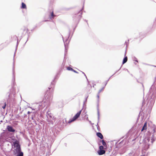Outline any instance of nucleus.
Returning a JSON list of instances; mask_svg holds the SVG:
<instances>
[{
    "mask_svg": "<svg viewBox=\"0 0 156 156\" xmlns=\"http://www.w3.org/2000/svg\"><path fill=\"white\" fill-rule=\"evenodd\" d=\"M6 106V103H5V105H4V106H2V108L3 109L5 108Z\"/></svg>",
    "mask_w": 156,
    "mask_h": 156,
    "instance_id": "nucleus-17",
    "label": "nucleus"
},
{
    "mask_svg": "<svg viewBox=\"0 0 156 156\" xmlns=\"http://www.w3.org/2000/svg\"><path fill=\"white\" fill-rule=\"evenodd\" d=\"M67 69L69 70L72 71L73 70V69L72 68L69 66L67 67Z\"/></svg>",
    "mask_w": 156,
    "mask_h": 156,
    "instance_id": "nucleus-13",
    "label": "nucleus"
},
{
    "mask_svg": "<svg viewBox=\"0 0 156 156\" xmlns=\"http://www.w3.org/2000/svg\"><path fill=\"white\" fill-rule=\"evenodd\" d=\"M23 31L24 32H25V34L26 33H27L28 31H29V30L28 29V28L26 27H25L23 29Z\"/></svg>",
    "mask_w": 156,
    "mask_h": 156,
    "instance_id": "nucleus-10",
    "label": "nucleus"
},
{
    "mask_svg": "<svg viewBox=\"0 0 156 156\" xmlns=\"http://www.w3.org/2000/svg\"><path fill=\"white\" fill-rule=\"evenodd\" d=\"M127 56H126L124 58L123 62H122V64H124L127 61Z\"/></svg>",
    "mask_w": 156,
    "mask_h": 156,
    "instance_id": "nucleus-9",
    "label": "nucleus"
},
{
    "mask_svg": "<svg viewBox=\"0 0 156 156\" xmlns=\"http://www.w3.org/2000/svg\"><path fill=\"white\" fill-rule=\"evenodd\" d=\"M99 95H98V98H99Z\"/></svg>",
    "mask_w": 156,
    "mask_h": 156,
    "instance_id": "nucleus-24",
    "label": "nucleus"
},
{
    "mask_svg": "<svg viewBox=\"0 0 156 156\" xmlns=\"http://www.w3.org/2000/svg\"><path fill=\"white\" fill-rule=\"evenodd\" d=\"M143 156V155H142V156Z\"/></svg>",
    "mask_w": 156,
    "mask_h": 156,
    "instance_id": "nucleus-25",
    "label": "nucleus"
},
{
    "mask_svg": "<svg viewBox=\"0 0 156 156\" xmlns=\"http://www.w3.org/2000/svg\"><path fill=\"white\" fill-rule=\"evenodd\" d=\"M14 145H16V149L17 150V151L19 152H20V146L18 144L15 143L14 144Z\"/></svg>",
    "mask_w": 156,
    "mask_h": 156,
    "instance_id": "nucleus-5",
    "label": "nucleus"
},
{
    "mask_svg": "<svg viewBox=\"0 0 156 156\" xmlns=\"http://www.w3.org/2000/svg\"><path fill=\"white\" fill-rule=\"evenodd\" d=\"M81 13H80V16H81Z\"/></svg>",
    "mask_w": 156,
    "mask_h": 156,
    "instance_id": "nucleus-20",
    "label": "nucleus"
},
{
    "mask_svg": "<svg viewBox=\"0 0 156 156\" xmlns=\"http://www.w3.org/2000/svg\"><path fill=\"white\" fill-rule=\"evenodd\" d=\"M107 81H106L103 83V85H102V88L101 89H100L98 92V93H101L102 91H103L105 88V87L106 85L107 84Z\"/></svg>",
    "mask_w": 156,
    "mask_h": 156,
    "instance_id": "nucleus-3",
    "label": "nucleus"
},
{
    "mask_svg": "<svg viewBox=\"0 0 156 156\" xmlns=\"http://www.w3.org/2000/svg\"><path fill=\"white\" fill-rule=\"evenodd\" d=\"M147 129V122H145L144 123V126L142 128L141 131H143V130H146Z\"/></svg>",
    "mask_w": 156,
    "mask_h": 156,
    "instance_id": "nucleus-7",
    "label": "nucleus"
},
{
    "mask_svg": "<svg viewBox=\"0 0 156 156\" xmlns=\"http://www.w3.org/2000/svg\"><path fill=\"white\" fill-rule=\"evenodd\" d=\"M104 147L103 146H101L99 147V150H104Z\"/></svg>",
    "mask_w": 156,
    "mask_h": 156,
    "instance_id": "nucleus-15",
    "label": "nucleus"
},
{
    "mask_svg": "<svg viewBox=\"0 0 156 156\" xmlns=\"http://www.w3.org/2000/svg\"><path fill=\"white\" fill-rule=\"evenodd\" d=\"M88 87H89V88H90V89H89V90H88V91H90V89H91V86H90V85L89 86V85H88Z\"/></svg>",
    "mask_w": 156,
    "mask_h": 156,
    "instance_id": "nucleus-16",
    "label": "nucleus"
},
{
    "mask_svg": "<svg viewBox=\"0 0 156 156\" xmlns=\"http://www.w3.org/2000/svg\"><path fill=\"white\" fill-rule=\"evenodd\" d=\"M72 71H73L74 72L76 73H77L76 71H75V70H74L73 69V70H72Z\"/></svg>",
    "mask_w": 156,
    "mask_h": 156,
    "instance_id": "nucleus-18",
    "label": "nucleus"
},
{
    "mask_svg": "<svg viewBox=\"0 0 156 156\" xmlns=\"http://www.w3.org/2000/svg\"><path fill=\"white\" fill-rule=\"evenodd\" d=\"M105 151L104 150H99L98 151V153L99 155H101L105 154Z\"/></svg>",
    "mask_w": 156,
    "mask_h": 156,
    "instance_id": "nucleus-4",
    "label": "nucleus"
},
{
    "mask_svg": "<svg viewBox=\"0 0 156 156\" xmlns=\"http://www.w3.org/2000/svg\"><path fill=\"white\" fill-rule=\"evenodd\" d=\"M55 16L54 14L53 11H52L51 13V17H50V18H54V17Z\"/></svg>",
    "mask_w": 156,
    "mask_h": 156,
    "instance_id": "nucleus-11",
    "label": "nucleus"
},
{
    "mask_svg": "<svg viewBox=\"0 0 156 156\" xmlns=\"http://www.w3.org/2000/svg\"><path fill=\"white\" fill-rule=\"evenodd\" d=\"M126 52L125 53V56L126 55Z\"/></svg>",
    "mask_w": 156,
    "mask_h": 156,
    "instance_id": "nucleus-22",
    "label": "nucleus"
},
{
    "mask_svg": "<svg viewBox=\"0 0 156 156\" xmlns=\"http://www.w3.org/2000/svg\"><path fill=\"white\" fill-rule=\"evenodd\" d=\"M82 110H81L79 112H78L71 119H70L68 121V123H70L73 122L75 121L77 118H78Z\"/></svg>",
    "mask_w": 156,
    "mask_h": 156,
    "instance_id": "nucleus-1",
    "label": "nucleus"
},
{
    "mask_svg": "<svg viewBox=\"0 0 156 156\" xmlns=\"http://www.w3.org/2000/svg\"><path fill=\"white\" fill-rule=\"evenodd\" d=\"M7 129L8 131L10 132H14L15 131V129H14L13 127L10 126H7Z\"/></svg>",
    "mask_w": 156,
    "mask_h": 156,
    "instance_id": "nucleus-2",
    "label": "nucleus"
},
{
    "mask_svg": "<svg viewBox=\"0 0 156 156\" xmlns=\"http://www.w3.org/2000/svg\"><path fill=\"white\" fill-rule=\"evenodd\" d=\"M21 8L22 9H27V6L26 5V4L24 3L23 2H22V6Z\"/></svg>",
    "mask_w": 156,
    "mask_h": 156,
    "instance_id": "nucleus-8",
    "label": "nucleus"
},
{
    "mask_svg": "<svg viewBox=\"0 0 156 156\" xmlns=\"http://www.w3.org/2000/svg\"><path fill=\"white\" fill-rule=\"evenodd\" d=\"M97 135L101 139H102L103 138V136L102 134L100 133H97Z\"/></svg>",
    "mask_w": 156,
    "mask_h": 156,
    "instance_id": "nucleus-6",
    "label": "nucleus"
},
{
    "mask_svg": "<svg viewBox=\"0 0 156 156\" xmlns=\"http://www.w3.org/2000/svg\"><path fill=\"white\" fill-rule=\"evenodd\" d=\"M86 89H87V91H88V90H89V89H87V88H86Z\"/></svg>",
    "mask_w": 156,
    "mask_h": 156,
    "instance_id": "nucleus-21",
    "label": "nucleus"
},
{
    "mask_svg": "<svg viewBox=\"0 0 156 156\" xmlns=\"http://www.w3.org/2000/svg\"><path fill=\"white\" fill-rule=\"evenodd\" d=\"M51 124H53V122H51Z\"/></svg>",
    "mask_w": 156,
    "mask_h": 156,
    "instance_id": "nucleus-23",
    "label": "nucleus"
},
{
    "mask_svg": "<svg viewBox=\"0 0 156 156\" xmlns=\"http://www.w3.org/2000/svg\"><path fill=\"white\" fill-rule=\"evenodd\" d=\"M17 156H23V153L22 152H20Z\"/></svg>",
    "mask_w": 156,
    "mask_h": 156,
    "instance_id": "nucleus-14",
    "label": "nucleus"
},
{
    "mask_svg": "<svg viewBox=\"0 0 156 156\" xmlns=\"http://www.w3.org/2000/svg\"><path fill=\"white\" fill-rule=\"evenodd\" d=\"M30 112L29 111H28L27 112V113L28 114H30Z\"/></svg>",
    "mask_w": 156,
    "mask_h": 156,
    "instance_id": "nucleus-19",
    "label": "nucleus"
},
{
    "mask_svg": "<svg viewBox=\"0 0 156 156\" xmlns=\"http://www.w3.org/2000/svg\"><path fill=\"white\" fill-rule=\"evenodd\" d=\"M102 143L103 145L105 147H107V144H106V143L105 141L104 140H102Z\"/></svg>",
    "mask_w": 156,
    "mask_h": 156,
    "instance_id": "nucleus-12",
    "label": "nucleus"
}]
</instances>
